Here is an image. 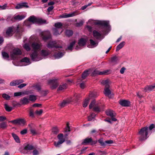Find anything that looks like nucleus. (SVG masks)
<instances>
[{
	"label": "nucleus",
	"mask_w": 155,
	"mask_h": 155,
	"mask_svg": "<svg viewBox=\"0 0 155 155\" xmlns=\"http://www.w3.org/2000/svg\"><path fill=\"white\" fill-rule=\"evenodd\" d=\"M29 42L31 44L32 51L30 55L32 61H39L46 58L50 54V51L47 49L41 50L42 44L38 40L36 36H31L29 39Z\"/></svg>",
	"instance_id": "f257e3e1"
},
{
	"label": "nucleus",
	"mask_w": 155,
	"mask_h": 155,
	"mask_svg": "<svg viewBox=\"0 0 155 155\" xmlns=\"http://www.w3.org/2000/svg\"><path fill=\"white\" fill-rule=\"evenodd\" d=\"M154 127V124H152L149 126V128L145 127L142 128L138 133L139 139L140 140L147 139L151 134V130Z\"/></svg>",
	"instance_id": "f03ea898"
},
{
	"label": "nucleus",
	"mask_w": 155,
	"mask_h": 155,
	"mask_svg": "<svg viewBox=\"0 0 155 155\" xmlns=\"http://www.w3.org/2000/svg\"><path fill=\"white\" fill-rule=\"evenodd\" d=\"M31 23H37L43 24L47 23L46 21L41 18H38L34 16H30L28 18V20L24 22V24L27 26H29Z\"/></svg>",
	"instance_id": "7ed1b4c3"
},
{
	"label": "nucleus",
	"mask_w": 155,
	"mask_h": 155,
	"mask_svg": "<svg viewBox=\"0 0 155 155\" xmlns=\"http://www.w3.org/2000/svg\"><path fill=\"white\" fill-rule=\"evenodd\" d=\"M87 23L91 25H98L102 27L106 28L109 26V22L107 21H96L91 19L88 20Z\"/></svg>",
	"instance_id": "20e7f679"
},
{
	"label": "nucleus",
	"mask_w": 155,
	"mask_h": 155,
	"mask_svg": "<svg viewBox=\"0 0 155 155\" xmlns=\"http://www.w3.org/2000/svg\"><path fill=\"white\" fill-rule=\"evenodd\" d=\"M79 97V95L78 94H75L73 98H70L66 100H64L60 102L59 104V106L61 108H62L67 104L70 103L71 102L76 101Z\"/></svg>",
	"instance_id": "39448f33"
},
{
	"label": "nucleus",
	"mask_w": 155,
	"mask_h": 155,
	"mask_svg": "<svg viewBox=\"0 0 155 155\" xmlns=\"http://www.w3.org/2000/svg\"><path fill=\"white\" fill-rule=\"evenodd\" d=\"M101 83L105 85L104 94L106 96L111 97V91L109 89V81L108 80H102Z\"/></svg>",
	"instance_id": "423d86ee"
},
{
	"label": "nucleus",
	"mask_w": 155,
	"mask_h": 155,
	"mask_svg": "<svg viewBox=\"0 0 155 155\" xmlns=\"http://www.w3.org/2000/svg\"><path fill=\"white\" fill-rule=\"evenodd\" d=\"M54 26L55 28L53 29V33L54 35H60L63 31L62 28L63 27V25L61 22H57L55 24Z\"/></svg>",
	"instance_id": "0eeeda50"
},
{
	"label": "nucleus",
	"mask_w": 155,
	"mask_h": 155,
	"mask_svg": "<svg viewBox=\"0 0 155 155\" xmlns=\"http://www.w3.org/2000/svg\"><path fill=\"white\" fill-rule=\"evenodd\" d=\"M62 44L61 41H49L47 44V47L49 48H54L56 50L58 48H62L61 46L59 45Z\"/></svg>",
	"instance_id": "6e6552de"
},
{
	"label": "nucleus",
	"mask_w": 155,
	"mask_h": 155,
	"mask_svg": "<svg viewBox=\"0 0 155 155\" xmlns=\"http://www.w3.org/2000/svg\"><path fill=\"white\" fill-rule=\"evenodd\" d=\"M59 84L58 79V78L50 79L48 80V84L51 89H53L56 88Z\"/></svg>",
	"instance_id": "1a4fd4ad"
},
{
	"label": "nucleus",
	"mask_w": 155,
	"mask_h": 155,
	"mask_svg": "<svg viewBox=\"0 0 155 155\" xmlns=\"http://www.w3.org/2000/svg\"><path fill=\"white\" fill-rule=\"evenodd\" d=\"M21 54V50L18 48H14L11 52L10 56L13 59H15L16 58L17 56L20 55Z\"/></svg>",
	"instance_id": "9d476101"
},
{
	"label": "nucleus",
	"mask_w": 155,
	"mask_h": 155,
	"mask_svg": "<svg viewBox=\"0 0 155 155\" xmlns=\"http://www.w3.org/2000/svg\"><path fill=\"white\" fill-rule=\"evenodd\" d=\"M92 108H93L94 110L95 111L99 112L101 110L100 106L96 104L95 100L92 101L89 105L90 109H91Z\"/></svg>",
	"instance_id": "9b49d317"
},
{
	"label": "nucleus",
	"mask_w": 155,
	"mask_h": 155,
	"mask_svg": "<svg viewBox=\"0 0 155 155\" xmlns=\"http://www.w3.org/2000/svg\"><path fill=\"white\" fill-rule=\"evenodd\" d=\"M41 37L43 40L45 41L51 37L50 32L48 31H45L41 33Z\"/></svg>",
	"instance_id": "f8f14e48"
},
{
	"label": "nucleus",
	"mask_w": 155,
	"mask_h": 155,
	"mask_svg": "<svg viewBox=\"0 0 155 155\" xmlns=\"http://www.w3.org/2000/svg\"><path fill=\"white\" fill-rule=\"evenodd\" d=\"M79 14L78 11H75L69 14L64 13L60 16L61 18H67L71 17Z\"/></svg>",
	"instance_id": "ddd939ff"
},
{
	"label": "nucleus",
	"mask_w": 155,
	"mask_h": 155,
	"mask_svg": "<svg viewBox=\"0 0 155 155\" xmlns=\"http://www.w3.org/2000/svg\"><path fill=\"white\" fill-rule=\"evenodd\" d=\"M14 124H24L25 123V121L23 119H16L14 120H11L9 121Z\"/></svg>",
	"instance_id": "4468645a"
},
{
	"label": "nucleus",
	"mask_w": 155,
	"mask_h": 155,
	"mask_svg": "<svg viewBox=\"0 0 155 155\" xmlns=\"http://www.w3.org/2000/svg\"><path fill=\"white\" fill-rule=\"evenodd\" d=\"M15 30V28L13 27H9L7 29L6 31V36L8 37L12 36Z\"/></svg>",
	"instance_id": "2eb2a0df"
},
{
	"label": "nucleus",
	"mask_w": 155,
	"mask_h": 155,
	"mask_svg": "<svg viewBox=\"0 0 155 155\" xmlns=\"http://www.w3.org/2000/svg\"><path fill=\"white\" fill-rule=\"evenodd\" d=\"M155 89V84L147 86L145 87L144 91L146 92H149Z\"/></svg>",
	"instance_id": "dca6fc26"
},
{
	"label": "nucleus",
	"mask_w": 155,
	"mask_h": 155,
	"mask_svg": "<svg viewBox=\"0 0 155 155\" xmlns=\"http://www.w3.org/2000/svg\"><path fill=\"white\" fill-rule=\"evenodd\" d=\"M94 93H92L91 94H90L89 95V97L88 98H87L86 99L84 102L83 104V107H87L88 105V104L89 102V100H90L89 97L92 96L95 97V96L94 95Z\"/></svg>",
	"instance_id": "f3484780"
},
{
	"label": "nucleus",
	"mask_w": 155,
	"mask_h": 155,
	"mask_svg": "<svg viewBox=\"0 0 155 155\" xmlns=\"http://www.w3.org/2000/svg\"><path fill=\"white\" fill-rule=\"evenodd\" d=\"M20 63L23 64L24 65L26 66L29 64L31 62L29 58L25 57L21 60Z\"/></svg>",
	"instance_id": "a211bd4d"
},
{
	"label": "nucleus",
	"mask_w": 155,
	"mask_h": 155,
	"mask_svg": "<svg viewBox=\"0 0 155 155\" xmlns=\"http://www.w3.org/2000/svg\"><path fill=\"white\" fill-rule=\"evenodd\" d=\"M109 71L106 70L102 72H101L97 70H95L93 73V75H95L96 74L98 75H104L108 74V72Z\"/></svg>",
	"instance_id": "6ab92c4d"
},
{
	"label": "nucleus",
	"mask_w": 155,
	"mask_h": 155,
	"mask_svg": "<svg viewBox=\"0 0 155 155\" xmlns=\"http://www.w3.org/2000/svg\"><path fill=\"white\" fill-rule=\"evenodd\" d=\"M24 81L22 79L14 80L12 81L10 83V85L11 86H14L19 85V84L22 83Z\"/></svg>",
	"instance_id": "aec40b11"
},
{
	"label": "nucleus",
	"mask_w": 155,
	"mask_h": 155,
	"mask_svg": "<svg viewBox=\"0 0 155 155\" xmlns=\"http://www.w3.org/2000/svg\"><path fill=\"white\" fill-rule=\"evenodd\" d=\"M91 142L92 143V144H95L97 143V141H93L91 138H87L84 140L82 144H85Z\"/></svg>",
	"instance_id": "412c9836"
},
{
	"label": "nucleus",
	"mask_w": 155,
	"mask_h": 155,
	"mask_svg": "<svg viewBox=\"0 0 155 155\" xmlns=\"http://www.w3.org/2000/svg\"><path fill=\"white\" fill-rule=\"evenodd\" d=\"M120 104L123 106L127 107L130 105V102L129 101L126 100H121L120 101Z\"/></svg>",
	"instance_id": "4be33fe9"
},
{
	"label": "nucleus",
	"mask_w": 155,
	"mask_h": 155,
	"mask_svg": "<svg viewBox=\"0 0 155 155\" xmlns=\"http://www.w3.org/2000/svg\"><path fill=\"white\" fill-rule=\"evenodd\" d=\"M106 114L111 117H114L116 115V113L112 110L108 109L106 111Z\"/></svg>",
	"instance_id": "5701e85b"
},
{
	"label": "nucleus",
	"mask_w": 155,
	"mask_h": 155,
	"mask_svg": "<svg viewBox=\"0 0 155 155\" xmlns=\"http://www.w3.org/2000/svg\"><path fill=\"white\" fill-rule=\"evenodd\" d=\"M90 45L88 46V47L90 48H92L98 45V43L96 42L92 39L90 40Z\"/></svg>",
	"instance_id": "b1692460"
},
{
	"label": "nucleus",
	"mask_w": 155,
	"mask_h": 155,
	"mask_svg": "<svg viewBox=\"0 0 155 155\" xmlns=\"http://www.w3.org/2000/svg\"><path fill=\"white\" fill-rule=\"evenodd\" d=\"M86 42V40L83 38H81L80 39L78 42V44L79 47L83 46L85 45Z\"/></svg>",
	"instance_id": "393cba45"
},
{
	"label": "nucleus",
	"mask_w": 155,
	"mask_h": 155,
	"mask_svg": "<svg viewBox=\"0 0 155 155\" xmlns=\"http://www.w3.org/2000/svg\"><path fill=\"white\" fill-rule=\"evenodd\" d=\"M29 102V100L28 98L24 97L20 100V103L23 104H25L28 103Z\"/></svg>",
	"instance_id": "a878e982"
},
{
	"label": "nucleus",
	"mask_w": 155,
	"mask_h": 155,
	"mask_svg": "<svg viewBox=\"0 0 155 155\" xmlns=\"http://www.w3.org/2000/svg\"><path fill=\"white\" fill-rule=\"evenodd\" d=\"M64 52H59L58 53L54 54V57L55 59L60 58L62 57L64 55Z\"/></svg>",
	"instance_id": "bb28decb"
},
{
	"label": "nucleus",
	"mask_w": 155,
	"mask_h": 155,
	"mask_svg": "<svg viewBox=\"0 0 155 155\" xmlns=\"http://www.w3.org/2000/svg\"><path fill=\"white\" fill-rule=\"evenodd\" d=\"M93 35L94 37L97 39L100 38L101 35V34L100 33L96 30L93 31Z\"/></svg>",
	"instance_id": "cd10ccee"
},
{
	"label": "nucleus",
	"mask_w": 155,
	"mask_h": 155,
	"mask_svg": "<svg viewBox=\"0 0 155 155\" xmlns=\"http://www.w3.org/2000/svg\"><path fill=\"white\" fill-rule=\"evenodd\" d=\"M125 42L123 41L120 43L117 46L116 49V51H119L120 49L122 48L125 44Z\"/></svg>",
	"instance_id": "c85d7f7f"
},
{
	"label": "nucleus",
	"mask_w": 155,
	"mask_h": 155,
	"mask_svg": "<svg viewBox=\"0 0 155 155\" xmlns=\"http://www.w3.org/2000/svg\"><path fill=\"white\" fill-rule=\"evenodd\" d=\"M58 137L59 140L58 141L62 143L65 141V139L64 138L63 135L62 134H58Z\"/></svg>",
	"instance_id": "c756f323"
},
{
	"label": "nucleus",
	"mask_w": 155,
	"mask_h": 155,
	"mask_svg": "<svg viewBox=\"0 0 155 155\" xmlns=\"http://www.w3.org/2000/svg\"><path fill=\"white\" fill-rule=\"evenodd\" d=\"M34 147L31 145L28 144L25 146L24 150H31L33 149Z\"/></svg>",
	"instance_id": "7c9ffc66"
},
{
	"label": "nucleus",
	"mask_w": 155,
	"mask_h": 155,
	"mask_svg": "<svg viewBox=\"0 0 155 155\" xmlns=\"http://www.w3.org/2000/svg\"><path fill=\"white\" fill-rule=\"evenodd\" d=\"M120 58L118 56H114L111 58V61L112 62L115 63H117V61L119 60Z\"/></svg>",
	"instance_id": "2f4dec72"
},
{
	"label": "nucleus",
	"mask_w": 155,
	"mask_h": 155,
	"mask_svg": "<svg viewBox=\"0 0 155 155\" xmlns=\"http://www.w3.org/2000/svg\"><path fill=\"white\" fill-rule=\"evenodd\" d=\"M23 48L27 51H29L31 50V48L29 45L28 43H25L23 45Z\"/></svg>",
	"instance_id": "473e14b6"
},
{
	"label": "nucleus",
	"mask_w": 155,
	"mask_h": 155,
	"mask_svg": "<svg viewBox=\"0 0 155 155\" xmlns=\"http://www.w3.org/2000/svg\"><path fill=\"white\" fill-rule=\"evenodd\" d=\"M75 43V41H74L71 43L70 45L68 46L66 50L71 51L73 49V46Z\"/></svg>",
	"instance_id": "72a5a7b5"
},
{
	"label": "nucleus",
	"mask_w": 155,
	"mask_h": 155,
	"mask_svg": "<svg viewBox=\"0 0 155 155\" xmlns=\"http://www.w3.org/2000/svg\"><path fill=\"white\" fill-rule=\"evenodd\" d=\"M12 135L14 139L16 142L18 143L20 142V139L18 137L16 134L13 133L12 134Z\"/></svg>",
	"instance_id": "f704fd0d"
},
{
	"label": "nucleus",
	"mask_w": 155,
	"mask_h": 155,
	"mask_svg": "<svg viewBox=\"0 0 155 155\" xmlns=\"http://www.w3.org/2000/svg\"><path fill=\"white\" fill-rule=\"evenodd\" d=\"M66 87L67 86L66 84H62L59 86L58 90L59 91H61L65 89L66 88Z\"/></svg>",
	"instance_id": "c9c22d12"
},
{
	"label": "nucleus",
	"mask_w": 155,
	"mask_h": 155,
	"mask_svg": "<svg viewBox=\"0 0 155 155\" xmlns=\"http://www.w3.org/2000/svg\"><path fill=\"white\" fill-rule=\"evenodd\" d=\"M25 94H27L24 92H15L14 93V96L15 97H17L21 95H24Z\"/></svg>",
	"instance_id": "e433bc0d"
},
{
	"label": "nucleus",
	"mask_w": 155,
	"mask_h": 155,
	"mask_svg": "<svg viewBox=\"0 0 155 155\" xmlns=\"http://www.w3.org/2000/svg\"><path fill=\"white\" fill-rule=\"evenodd\" d=\"M36 96L35 95H31L29 96V100L32 101H35L36 99Z\"/></svg>",
	"instance_id": "4c0bfd02"
},
{
	"label": "nucleus",
	"mask_w": 155,
	"mask_h": 155,
	"mask_svg": "<svg viewBox=\"0 0 155 155\" xmlns=\"http://www.w3.org/2000/svg\"><path fill=\"white\" fill-rule=\"evenodd\" d=\"M25 17L23 15H18L14 17V18L15 20H21L24 19Z\"/></svg>",
	"instance_id": "58836bf2"
},
{
	"label": "nucleus",
	"mask_w": 155,
	"mask_h": 155,
	"mask_svg": "<svg viewBox=\"0 0 155 155\" xmlns=\"http://www.w3.org/2000/svg\"><path fill=\"white\" fill-rule=\"evenodd\" d=\"M2 97L3 98L7 100H10L11 98L10 96L5 93L2 94Z\"/></svg>",
	"instance_id": "ea45409f"
},
{
	"label": "nucleus",
	"mask_w": 155,
	"mask_h": 155,
	"mask_svg": "<svg viewBox=\"0 0 155 155\" xmlns=\"http://www.w3.org/2000/svg\"><path fill=\"white\" fill-rule=\"evenodd\" d=\"M73 32L71 30H67L65 31L66 35L68 37H70L72 35Z\"/></svg>",
	"instance_id": "a19ab883"
},
{
	"label": "nucleus",
	"mask_w": 155,
	"mask_h": 155,
	"mask_svg": "<svg viewBox=\"0 0 155 155\" xmlns=\"http://www.w3.org/2000/svg\"><path fill=\"white\" fill-rule=\"evenodd\" d=\"M5 108L6 110L8 111H11L12 109V108L11 107H9L8 104H5Z\"/></svg>",
	"instance_id": "79ce46f5"
},
{
	"label": "nucleus",
	"mask_w": 155,
	"mask_h": 155,
	"mask_svg": "<svg viewBox=\"0 0 155 155\" xmlns=\"http://www.w3.org/2000/svg\"><path fill=\"white\" fill-rule=\"evenodd\" d=\"M69 124L67 122L66 124V126L64 129L65 132H69L70 131V128L69 126Z\"/></svg>",
	"instance_id": "37998d69"
},
{
	"label": "nucleus",
	"mask_w": 155,
	"mask_h": 155,
	"mask_svg": "<svg viewBox=\"0 0 155 155\" xmlns=\"http://www.w3.org/2000/svg\"><path fill=\"white\" fill-rule=\"evenodd\" d=\"M52 132L54 134H57L59 131V129L57 127H53L52 129Z\"/></svg>",
	"instance_id": "c03bdc74"
},
{
	"label": "nucleus",
	"mask_w": 155,
	"mask_h": 155,
	"mask_svg": "<svg viewBox=\"0 0 155 155\" xmlns=\"http://www.w3.org/2000/svg\"><path fill=\"white\" fill-rule=\"evenodd\" d=\"M89 72V71H86L83 73L82 77L83 79H85V78L89 74V73H88Z\"/></svg>",
	"instance_id": "a18cd8bd"
},
{
	"label": "nucleus",
	"mask_w": 155,
	"mask_h": 155,
	"mask_svg": "<svg viewBox=\"0 0 155 155\" xmlns=\"http://www.w3.org/2000/svg\"><path fill=\"white\" fill-rule=\"evenodd\" d=\"M95 116V114L94 113H92L91 115L88 117V120L91 121L94 118Z\"/></svg>",
	"instance_id": "49530a36"
},
{
	"label": "nucleus",
	"mask_w": 155,
	"mask_h": 155,
	"mask_svg": "<svg viewBox=\"0 0 155 155\" xmlns=\"http://www.w3.org/2000/svg\"><path fill=\"white\" fill-rule=\"evenodd\" d=\"M8 8V7L7 4H5L3 5H0V10H3Z\"/></svg>",
	"instance_id": "de8ad7c7"
},
{
	"label": "nucleus",
	"mask_w": 155,
	"mask_h": 155,
	"mask_svg": "<svg viewBox=\"0 0 155 155\" xmlns=\"http://www.w3.org/2000/svg\"><path fill=\"white\" fill-rule=\"evenodd\" d=\"M98 142L103 147L105 146V142H104L103 139H101L98 140Z\"/></svg>",
	"instance_id": "09e8293b"
},
{
	"label": "nucleus",
	"mask_w": 155,
	"mask_h": 155,
	"mask_svg": "<svg viewBox=\"0 0 155 155\" xmlns=\"http://www.w3.org/2000/svg\"><path fill=\"white\" fill-rule=\"evenodd\" d=\"M2 54L4 58L7 59L8 58L9 55L7 53L5 52H2Z\"/></svg>",
	"instance_id": "8fccbe9b"
},
{
	"label": "nucleus",
	"mask_w": 155,
	"mask_h": 155,
	"mask_svg": "<svg viewBox=\"0 0 155 155\" xmlns=\"http://www.w3.org/2000/svg\"><path fill=\"white\" fill-rule=\"evenodd\" d=\"M63 143L61 142L58 141V142H54V146L56 147H59L60 146V145Z\"/></svg>",
	"instance_id": "3c124183"
},
{
	"label": "nucleus",
	"mask_w": 155,
	"mask_h": 155,
	"mask_svg": "<svg viewBox=\"0 0 155 155\" xmlns=\"http://www.w3.org/2000/svg\"><path fill=\"white\" fill-rule=\"evenodd\" d=\"M7 126V125L5 122H3L0 124V128H5Z\"/></svg>",
	"instance_id": "603ef678"
},
{
	"label": "nucleus",
	"mask_w": 155,
	"mask_h": 155,
	"mask_svg": "<svg viewBox=\"0 0 155 155\" xmlns=\"http://www.w3.org/2000/svg\"><path fill=\"white\" fill-rule=\"evenodd\" d=\"M113 143V141L112 140H107L105 141V146L107 145L111 144Z\"/></svg>",
	"instance_id": "864d4df0"
},
{
	"label": "nucleus",
	"mask_w": 155,
	"mask_h": 155,
	"mask_svg": "<svg viewBox=\"0 0 155 155\" xmlns=\"http://www.w3.org/2000/svg\"><path fill=\"white\" fill-rule=\"evenodd\" d=\"M30 130L31 133L33 135H35L37 134L35 130L34 129L31 128L30 129Z\"/></svg>",
	"instance_id": "5fc2aeb1"
},
{
	"label": "nucleus",
	"mask_w": 155,
	"mask_h": 155,
	"mask_svg": "<svg viewBox=\"0 0 155 155\" xmlns=\"http://www.w3.org/2000/svg\"><path fill=\"white\" fill-rule=\"evenodd\" d=\"M21 4V5L22 8L23 7L28 8L29 7L28 6V5L27 3L26 2L22 3Z\"/></svg>",
	"instance_id": "6e6d98bb"
},
{
	"label": "nucleus",
	"mask_w": 155,
	"mask_h": 155,
	"mask_svg": "<svg viewBox=\"0 0 155 155\" xmlns=\"http://www.w3.org/2000/svg\"><path fill=\"white\" fill-rule=\"evenodd\" d=\"M83 23L84 21H81L79 22L76 23V26L78 27L81 26L83 25Z\"/></svg>",
	"instance_id": "4d7b16f0"
},
{
	"label": "nucleus",
	"mask_w": 155,
	"mask_h": 155,
	"mask_svg": "<svg viewBox=\"0 0 155 155\" xmlns=\"http://www.w3.org/2000/svg\"><path fill=\"white\" fill-rule=\"evenodd\" d=\"M30 116L31 117H33L34 116V112L33 110L31 108L30 109L29 111Z\"/></svg>",
	"instance_id": "13d9d810"
},
{
	"label": "nucleus",
	"mask_w": 155,
	"mask_h": 155,
	"mask_svg": "<svg viewBox=\"0 0 155 155\" xmlns=\"http://www.w3.org/2000/svg\"><path fill=\"white\" fill-rule=\"evenodd\" d=\"M42 112L43 110L41 109L39 110H36L35 113L37 114L40 115L42 114Z\"/></svg>",
	"instance_id": "bf43d9fd"
},
{
	"label": "nucleus",
	"mask_w": 155,
	"mask_h": 155,
	"mask_svg": "<svg viewBox=\"0 0 155 155\" xmlns=\"http://www.w3.org/2000/svg\"><path fill=\"white\" fill-rule=\"evenodd\" d=\"M126 68L124 67H122L120 70V72L121 74L124 73L125 71L126 70Z\"/></svg>",
	"instance_id": "052dcab7"
},
{
	"label": "nucleus",
	"mask_w": 155,
	"mask_h": 155,
	"mask_svg": "<svg viewBox=\"0 0 155 155\" xmlns=\"http://www.w3.org/2000/svg\"><path fill=\"white\" fill-rule=\"evenodd\" d=\"M27 84H22L19 85L18 87L20 88H21L24 87Z\"/></svg>",
	"instance_id": "680f3d73"
},
{
	"label": "nucleus",
	"mask_w": 155,
	"mask_h": 155,
	"mask_svg": "<svg viewBox=\"0 0 155 155\" xmlns=\"http://www.w3.org/2000/svg\"><path fill=\"white\" fill-rule=\"evenodd\" d=\"M27 132V130L26 129H25L21 131V134L24 135L26 134Z\"/></svg>",
	"instance_id": "e2e57ef3"
},
{
	"label": "nucleus",
	"mask_w": 155,
	"mask_h": 155,
	"mask_svg": "<svg viewBox=\"0 0 155 155\" xmlns=\"http://www.w3.org/2000/svg\"><path fill=\"white\" fill-rule=\"evenodd\" d=\"M39 154V152L38 151L36 150H33V155H38Z\"/></svg>",
	"instance_id": "0e129e2a"
},
{
	"label": "nucleus",
	"mask_w": 155,
	"mask_h": 155,
	"mask_svg": "<svg viewBox=\"0 0 155 155\" xmlns=\"http://www.w3.org/2000/svg\"><path fill=\"white\" fill-rule=\"evenodd\" d=\"M15 8L16 9H20L21 8H22V6L21 4H18L16 6Z\"/></svg>",
	"instance_id": "69168bd1"
},
{
	"label": "nucleus",
	"mask_w": 155,
	"mask_h": 155,
	"mask_svg": "<svg viewBox=\"0 0 155 155\" xmlns=\"http://www.w3.org/2000/svg\"><path fill=\"white\" fill-rule=\"evenodd\" d=\"M54 7L53 6H51L49 7L47 9L48 11L49 12L50 11H51L53 9Z\"/></svg>",
	"instance_id": "338daca9"
},
{
	"label": "nucleus",
	"mask_w": 155,
	"mask_h": 155,
	"mask_svg": "<svg viewBox=\"0 0 155 155\" xmlns=\"http://www.w3.org/2000/svg\"><path fill=\"white\" fill-rule=\"evenodd\" d=\"M41 106L40 104L35 103L32 105V106L33 107H40Z\"/></svg>",
	"instance_id": "774afa93"
}]
</instances>
